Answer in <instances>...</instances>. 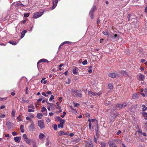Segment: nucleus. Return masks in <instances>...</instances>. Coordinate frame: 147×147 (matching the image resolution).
I'll list each match as a JSON object with an SVG mask.
<instances>
[{
    "label": "nucleus",
    "mask_w": 147,
    "mask_h": 147,
    "mask_svg": "<svg viewBox=\"0 0 147 147\" xmlns=\"http://www.w3.org/2000/svg\"><path fill=\"white\" fill-rule=\"evenodd\" d=\"M38 125L41 129L45 128V125L44 122V121L42 120H38Z\"/></svg>",
    "instance_id": "obj_1"
},
{
    "label": "nucleus",
    "mask_w": 147,
    "mask_h": 147,
    "mask_svg": "<svg viewBox=\"0 0 147 147\" xmlns=\"http://www.w3.org/2000/svg\"><path fill=\"white\" fill-rule=\"evenodd\" d=\"M127 18L129 21H131L132 19L134 20V21L136 22H138L136 19H135L136 16L132 14H129L127 16Z\"/></svg>",
    "instance_id": "obj_2"
},
{
    "label": "nucleus",
    "mask_w": 147,
    "mask_h": 147,
    "mask_svg": "<svg viewBox=\"0 0 147 147\" xmlns=\"http://www.w3.org/2000/svg\"><path fill=\"white\" fill-rule=\"evenodd\" d=\"M119 115V113L117 112L115 110H113L111 111L110 115L112 118L115 119Z\"/></svg>",
    "instance_id": "obj_3"
},
{
    "label": "nucleus",
    "mask_w": 147,
    "mask_h": 147,
    "mask_svg": "<svg viewBox=\"0 0 147 147\" xmlns=\"http://www.w3.org/2000/svg\"><path fill=\"white\" fill-rule=\"evenodd\" d=\"M28 129L30 131H33L35 129V125L33 121H32L31 124L28 126Z\"/></svg>",
    "instance_id": "obj_4"
},
{
    "label": "nucleus",
    "mask_w": 147,
    "mask_h": 147,
    "mask_svg": "<svg viewBox=\"0 0 147 147\" xmlns=\"http://www.w3.org/2000/svg\"><path fill=\"white\" fill-rule=\"evenodd\" d=\"M25 141L27 144L29 145H31L32 144L33 146L35 145V142L32 140L28 138L27 140H25Z\"/></svg>",
    "instance_id": "obj_5"
},
{
    "label": "nucleus",
    "mask_w": 147,
    "mask_h": 147,
    "mask_svg": "<svg viewBox=\"0 0 147 147\" xmlns=\"http://www.w3.org/2000/svg\"><path fill=\"white\" fill-rule=\"evenodd\" d=\"M43 12L39 13L36 12L34 13L33 15V18L35 19L37 18L40 16H41L43 14Z\"/></svg>",
    "instance_id": "obj_6"
},
{
    "label": "nucleus",
    "mask_w": 147,
    "mask_h": 147,
    "mask_svg": "<svg viewBox=\"0 0 147 147\" xmlns=\"http://www.w3.org/2000/svg\"><path fill=\"white\" fill-rule=\"evenodd\" d=\"M12 6H14L13 7L14 8H16V9H18L20 8V7H22L24 6V5H23L22 4L20 3H17L16 4H13Z\"/></svg>",
    "instance_id": "obj_7"
},
{
    "label": "nucleus",
    "mask_w": 147,
    "mask_h": 147,
    "mask_svg": "<svg viewBox=\"0 0 147 147\" xmlns=\"http://www.w3.org/2000/svg\"><path fill=\"white\" fill-rule=\"evenodd\" d=\"M145 77L144 75L140 74L138 77H137V78L139 81H143L145 78Z\"/></svg>",
    "instance_id": "obj_8"
},
{
    "label": "nucleus",
    "mask_w": 147,
    "mask_h": 147,
    "mask_svg": "<svg viewBox=\"0 0 147 147\" xmlns=\"http://www.w3.org/2000/svg\"><path fill=\"white\" fill-rule=\"evenodd\" d=\"M126 106L127 104L125 103H123L122 104H117V107L121 109L125 107Z\"/></svg>",
    "instance_id": "obj_9"
},
{
    "label": "nucleus",
    "mask_w": 147,
    "mask_h": 147,
    "mask_svg": "<svg viewBox=\"0 0 147 147\" xmlns=\"http://www.w3.org/2000/svg\"><path fill=\"white\" fill-rule=\"evenodd\" d=\"M109 76L112 78H115L118 76V74L114 73H110L108 74Z\"/></svg>",
    "instance_id": "obj_10"
},
{
    "label": "nucleus",
    "mask_w": 147,
    "mask_h": 147,
    "mask_svg": "<svg viewBox=\"0 0 147 147\" xmlns=\"http://www.w3.org/2000/svg\"><path fill=\"white\" fill-rule=\"evenodd\" d=\"M108 143L110 147H117L116 145L112 141H109Z\"/></svg>",
    "instance_id": "obj_11"
},
{
    "label": "nucleus",
    "mask_w": 147,
    "mask_h": 147,
    "mask_svg": "<svg viewBox=\"0 0 147 147\" xmlns=\"http://www.w3.org/2000/svg\"><path fill=\"white\" fill-rule=\"evenodd\" d=\"M78 69L76 67H73L72 69V72L73 74H76L78 73Z\"/></svg>",
    "instance_id": "obj_12"
},
{
    "label": "nucleus",
    "mask_w": 147,
    "mask_h": 147,
    "mask_svg": "<svg viewBox=\"0 0 147 147\" xmlns=\"http://www.w3.org/2000/svg\"><path fill=\"white\" fill-rule=\"evenodd\" d=\"M58 2V0H53V5L52 7V9H54L56 6Z\"/></svg>",
    "instance_id": "obj_13"
},
{
    "label": "nucleus",
    "mask_w": 147,
    "mask_h": 147,
    "mask_svg": "<svg viewBox=\"0 0 147 147\" xmlns=\"http://www.w3.org/2000/svg\"><path fill=\"white\" fill-rule=\"evenodd\" d=\"M65 122V120H62V121L60 122V123L58 125V127L59 128L61 127L62 128L63 127V124Z\"/></svg>",
    "instance_id": "obj_14"
},
{
    "label": "nucleus",
    "mask_w": 147,
    "mask_h": 147,
    "mask_svg": "<svg viewBox=\"0 0 147 147\" xmlns=\"http://www.w3.org/2000/svg\"><path fill=\"white\" fill-rule=\"evenodd\" d=\"M73 92H74L75 94L77 95L78 97H81L82 96V94L78 90H73Z\"/></svg>",
    "instance_id": "obj_15"
},
{
    "label": "nucleus",
    "mask_w": 147,
    "mask_h": 147,
    "mask_svg": "<svg viewBox=\"0 0 147 147\" xmlns=\"http://www.w3.org/2000/svg\"><path fill=\"white\" fill-rule=\"evenodd\" d=\"M6 125L8 129H10L12 127V124L9 121H7L6 122Z\"/></svg>",
    "instance_id": "obj_16"
},
{
    "label": "nucleus",
    "mask_w": 147,
    "mask_h": 147,
    "mask_svg": "<svg viewBox=\"0 0 147 147\" xmlns=\"http://www.w3.org/2000/svg\"><path fill=\"white\" fill-rule=\"evenodd\" d=\"M14 139L15 142L19 143L20 141L21 138L20 137L17 136L14 137Z\"/></svg>",
    "instance_id": "obj_17"
},
{
    "label": "nucleus",
    "mask_w": 147,
    "mask_h": 147,
    "mask_svg": "<svg viewBox=\"0 0 147 147\" xmlns=\"http://www.w3.org/2000/svg\"><path fill=\"white\" fill-rule=\"evenodd\" d=\"M86 146L87 147H93V145L92 143L88 142H86Z\"/></svg>",
    "instance_id": "obj_18"
},
{
    "label": "nucleus",
    "mask_w": 147,
    "mask_h": 147,
    "mask_svg": "<svg viewBox=\"0 0 147 147\" xmlns=\"http://www.w3.org/2000/svg\"><path fill=\"white\" fill-rule=\"evenodd\" d=\"M27 32L26 30H24L23 31L21 34V38H22L24 36L25 34Z\"/></svg>",
    "instance_id": "obj_19"
},
{
    "label": "nucleus",
    "mask_w": 147,
    "mask_h": 147,
    "mask_svg": "<svg viewBox=\"0 0 147 147\" xmlns=\"http://www.w3.org/2000/svg\"><path fill=\"white\" fill-rule=\"evenodd\" d=\"M16 111L15 110L13 109L12 110V112H11V117L13 119L15 117V115Z\"/></svg>",
    "instance_id": "obj_20"
},
{
    "label": "nucleus",
    "mask_w": 147,
    "mask_h": 147,
    "mask_svg": "<svg viewBox=\"0 0 147 147\" xmlns=\"http://www.w3.org/2000/svg\"><path fill=\"white\" fill-rule=\"evenodd\" d=\"M58 134L60 136H61L63 135H67V134L66 133L64 132L61 131L59 132Z\"/></svg>",
    "instance_id": "obj_21"
},
{
    "label": "nucleus",
    "mask_w": 147,
    "mask_h": 147,
    "mask_svg": "<svg viewBox=\"0 0 147 147\" xmlns=\"http://www.w3.org/2000/svg\"><path fill=\"white\" fill-rule=\"evenodd\" d=\"M88 94L90 96H95L96 95V94H95V93H94V92H92V91H88Z\"/></svg>",
    "instance_id": "obj_22"
},
{
    "label": "nucleus",
    "mask_w": 147,
    "mask_h": 147,
    "mask_svg": "<svg viewBox=\"0 0 147 147\" xmlns=\"http://www.w3.org/2000/svg\"><path fill=\"white\" fill-rule=\"evenodd\" d=\"M93 13H94V10H91L89 12L90 15L92 19L93 18Z\"/></svg>",
    "instance_id": "obj_23"
},
{
    "label": "nucleus",
    "mask_w": 147,
    "mask_h": 147,
    "mask_svg": "<svg viewBox=\"0 0 147 147\" xmlns=\"http://www.w3.org/2000/svg\"><path fill=\"white\" fill-rule=\"evenodd\" d=\"M132 97L133 99H136L138 98V94L135 93L133 94Z\"/></svg>",
    "instance_id": "obj_24"
},
{
    "label": "nucleus",
    "mask_w": 147,
    "mask_h": 147,
    "mask_svg": "<svg viewBox=\"0 0 147 147\" xmlns=\"http://www.w3.org/2000/svg\"><path fill=\"white\" fill-rule=\"evenodd\" d=\"M44 137H45V136L42 133H40L39 134V138L40 139V140L42 139Z\"/></svg>",
    "instance_id": "obj_25"
},
{
    "label": "nucleus",
    "mask_w": 147,
    "mask_h": 147,
    "mask_svg": "<svg viewBox=\"0 0 147 147\" xmlns=\"http://www.w3.org/2000/svg\"><path fill=\"white\" fill-rule=\"evenodd\" d=\"M42 116H43V115L41 113H38L36 115L37 117L38 118L40 119L42 118Z\"/></svg>",
    "instance_id": "obj_26"
},
{
    "label": "nucleus",
    "mask_w": 147,
    "mask_h": 147,
    "mask_svg": "<svg viewBox=\"0 0 147 147\" xmlns=\"http://www.w3.org/2000/svg\"><path fill=\"white\" fill-rule=\"evenodd\" d=\"M47 61H48L47 60L45 59H40V60L38 62L37 65L39 63H40V62H47Z\"/></svg>",
    "instance_id": "obj_27"
},
{
    "label": "nucleus",
    "mask_w": 147,
    "mask_h": 147,
    "mask_svg": "<svg viewBox=\"0 0 147 147\" xmlns=\"http://www.w3.org/2000/svg\"><path fill=\"white\" fill-rule=\"evenodd\" d=\"M142 115L146 120L147 119V113L145 112H144L142 114Z\"/></svg>",
    "instance_id": "obj_28"
},
{
    "label": "nucleus",
    "mask_w": 147,
    "mask_h": 147,
    "mask_svg": "<svg viewBox=\"0 0 147 147\" xmlns=\"http://www.w3.org/2000/svg\"><path fill=\"white\" fill-rule=\"evenodd\" d=\"M55 119H57V120L59 121L60 122L62 121V120H65L64 119H62L59 116H57L55 117Z\"/></svg>",
    "instance_id": "obj_29"
},
{
    "label": "nucleus",
    "mask_w": 147,
    "mask_h": 147,
    "mask_svg": "<svg viewBox=\"0 0 147 147\" xmlns=\"http://www.w3.org/2000/svg\"><path fill=\"white\" fill-rule=\"evenodd\" d=\"M24 126L23 125H21L20 126V128L21 130V132L22 133H24Z\"/></svg>",
    "instance_id": "obj_30"
},
{
    "label": "nucleus",
    "mask_w": 147,
    "mask_h": 147,
    "mask_svg": "<svg viewBox=\"0 0 147 147\" xmlns=\"http://www.w3.org/2000/svg\"><path fill=\"white\" fill-rule=\"evenodd\" d=\"M49 106L51 107V109L53 110L55 109V105L52 103L49 104Z\"/></svg>",
    "instance_id": "obj_31"
},
{
    "label": "nucleus",
    "mask_w": 147,
    "mask_h": 147,
    "mask_svg": "<svg viewBox=\"0 0 147 147\" xmlns=\"http://www.w3.org/2000/svg\"><path fill=\"white\" fill-rule=\"evenodd\" d=\"M142 107H143L142 108V110L143 111H145L146 109H147V108L146 107L145 105H142Z\"/></svg>",
    "instance_id": "obj_32"
},
{
    "label": "nucleus",
    "mask_w": 147,
    "mask_h": 147,
    "mask_svg": "<svg viewBox=\"0 0 147 147\" xmlns=\"http://www.w3.org/2000/svg\"><path fill=\"white\" fill-rule=\"evenodd\" d=\"M9 43L13 45H16L17 44V43L16 42L10 41L9 42Z\"/></svg>",
    "instance_id": "obj_33"
},
{
    "label": "nucleus",
    "mask_w": 147,
    "mask_h": 147,
    "mask_svg": "<svg viewBox=\"0 0 147 147\" xmlns=\"http://www.w3.org/2000/svg\"><path fill=\"white\" fill-rule=\"evenodd\" d=\"M109 88L110 89H112L113 88V86L112 84L109 83L108 86Z\"/></svg>",
    "instance_id": "obj_34"
},
{
    "label": "nucleus",
    "mask_w": 147,
    "mask_h": 147,
    "mask_svg": "<svg viewBox=\"0 0 147 147\" xmlns=\"http://www.w3.org/2000/svg\"><path fill=\"white\" fill-rule=\"evenodd\" d=\"M28 109H34V106L32 105H30L28 106Z\"/></svg>",
    "instance_id": "obj_35"
},
{
    "label": "nucleus",
    "mask_w": 147,
    "mask_h": 147,
    "mask_svg": "<svg viewBox=\"0 0 147 147\" xmlns=\"http://www.w3.org/2000/svg\"><path fill=\"white\" fill-rule=\"evenodd\" d=\"M121 74L124 76H127V75L126 72L125 71H122L121 72Z\"/></svg>",
    "instance_id": "obj_36"
},
{
    "label": "nucleus",
    "mask_w": 147,
    "mask_h": 147,
    "mask_svg": "<svg viewBox=\"0 0 147 147\" xmlns=\"http://www.w3.org/2000/svg\"><path fill=\"white\" fill-rule=\"evenodd\" d=\"M5 115L4 114H1V115H0V120H1V118H4L5 117Z\"/></svg>",
    "instance_id": "obj_37"
},
{
    "label": "nucleus",
    "mask_w": 147,
    "mask_h": 147,
    "mask_svg": "<svg viewBox=\"0 0 147 147\" xmlns=\"http://www.w3.org/2000/svg\"><path fill=\"white\" fill-rule=\"evenodd\" d=\"M54 97L53 95H51V97L49 98V101H51L53 100L54 99Z\"/></svg>",
    "instance_id": "obj_38"
},
{
    "label": "nucleus",
    "mask_w": 147,
    "mask_h": 147,
    "mask_svg": "<svg viewBox=\"0 0 147 147\" xmlns=\"http://www.w3.org/2000/svg\"><path fill=\"white\" fill-rule=\"evenodd\" d=\"M34 109H28V111L29 112H33L34 111Z\"/></svg>",
    "instance_id": "obj_39"
},
{
    "label": "nucleus",
    "mask_w": 147,
    "mask_h": 147,
    "mask_svg": "<svg viewBox=\"0 0 147 147\" xmlns=\"http://www.w3.org/2000/svg\"><path fill=\"white\" fill-rule=\"evenodd\" d=\"M88 62L86 60H85L82 62V63L83 65H85Z\"/></svg>",
    "instance_id": "obj_40"
},
{
    "label": "nucleus",
    "mask_w": 147,
    "mask_h": 147,
    "mask_svg": "<svg viewBox=\"0 0 147 147\" xmlns=\"http://www.w3.org/2000/svg\"><path fill=\"white\" fill-rule=\"evenodd\" d=\"M23 137L25 140H27V139L28 138H27L26 135L25 134H24L23 135Z\"/></svg>",
    "instance_id": "obj_41"
},
{
    "label": "nucleus",
    "mask_w": 147,
    "mask_h": 147,
    "mask_svg": "<svg viewBox=\"0 0 147 147\" xmlns=\"http://www.w3.org/2000/svg\"><path fill=\"white\" fill-rule=\"evenodd\" d=\"M47 111V109L46 108L44 107H43L41 109V112H44L45 111Z\"/></svg>",
    "instance_id": "obj_42"
},
{
    "label": "nucleus",
    "mask_w": 147,
    "mask_h": 147,
    "mask_svg": "<svg viewBox=\"0 0 147 147\" xmlns=\"http://www.w3.org/2000/svg\"><path fill=\"white\" fill-rule=\"evenodd\" d=\"M101 147H105L106 146L105 143L103 142H101Z\"/></svg>",
    "instance_id": "obj_43"
},
{
    "label": "nucleus",
    "mask_w": 147,
    "mask_h": 147,
    "mask_svg": "<svg viewBox=\"0 0 147 147\" xmlns=\"http://www.w3.org/2000/svg\"><path fill=\"white\" fill-rule=\"evenodd\" d=\"M66 113L64 111L63 113V115H61V117H62L63 118H64L65 116L66 115Z\"/></svg>",
    "instance_id": "obj_44"
},
{
    "label": "nucleus",
    "mask_w": 147,
    "mask_h": 147,
    "mask_svg": "<svg viewBox=\"0 0 147 147\" xmlns=\"http://www.w3.org/2000/svg\"><path fill=\"white\" fill-rule=\"evenodd\" d=\"M29 16L28 13H25L24 14V16L25 18H27Z\"/></svg>",
    "instance_id": "obj_45"
},
{
    "label": "nucleus",
    "mask_w": 147,
    "mask_h": 147,
    "mask_svg": "<svg viewBox=\"0 0 147 147\" xmlns=\"http://www.w3.org/2000/svg\"><path fill=\"white\" fill-rule=\"evenodd\" d=\"M26 119L27 120H30V121H32L31 119V118L30 117H29V116H28V117H26Z\"/></svg>",
    "instance_id": "obj_46"
},
{
    "label": "nucleus",
    "mask_w": 147,
    "mask_h": 147,
    "mask_svg": "<svg viewBox=\"0 0 147 147\" xmlns=\"http://www.w3.org/2000/svg\"><path fill=\"white\" fill-rule=\"evenodd\" d=\"M21 117V115H20L17 117V119L19 120L20 121H22V120L21 119H20Z\"/></svg>",
    "instance_id": "obj_47"
},
{
    "label": "nucleus",
    "mask_w": 147,
    "mask_h": 147,
    "mask_svg": "<svg viewBox=\"0 0 147 147\" xmlns=\"http://www.w3.org/2000/svg\"><path fill=\"white\" fill-rule=\"evenodd\" d=\"M7 97L3 98H0V100L3 101L4 100H6V99H7Z\"/></svg>",
    "instance_id": "obj_48"
},
{
    "label": "nucleus",
    "mask_w": 147,
    "mask_h": 147,
    "mask_svg": "<svg viewBox=\"0 0 147 147\" xmlns=\"http://www.w3.org/2000/svg\"><path fill=\"white\" fill-rule=\"evenodd\" d=\"M74 106L75 107H78L80 105L79 104L77 103H74Z\"/></svg>",
    "instance_id": "obj_49"
},
{
    "label": "nucleus",
    "mask_w": 147,
    "mask_h": 147,
    "mask_svg": "<svg viewBox=\"0 0 147 147\" xmlns=\"http://www.w3.org/2000/svg\"><path fill=\"white\" fill-rule=\"evenodd\" d=\"M103 34H104L105 35H109V33L108 32H103Z\"/></svg>",
    "instance_id": "obj_50"
},
{
    "label": "nucleus",
    "mask_w": 147,
    "mask_h": 147,
    "mask_svg": "<svg viewBox=\"0 0 147 147\" xmlns=\"http://www.w3.org/2000/svg\"><path fill=\"white\" fill-rule=\"evenodd\" d=\"M63 44H71V42L69 41H65L63 42Z\"/></svg>",
    "instance_id": "obj_51"
},
{
    "label": "nucleus",
    "mask_w": 147,
    "mask_h": 147,
    "mask_svg": "<svg viewBox=\"0 0 147 147\" xmlns=\"http://www.w3.org/2000/svg\"><path fill=\"white\" fill-rule=\"evenodd\" d=\"M12 134L13 136H15L17 135V133L15 131L13 132L12 133Z\"/></svg>",
    "instance_id": "obj_52"
},
{
    "label": "nucleus",
    "mask_w": 147,
    "mask_h": 147,
    "mask_svg": "<svg viewBox=\"0 0 147 147\" xmlns=\"http://www.w3.org/2000/svg\"><path fill=\"white\" fill-rule=\"evenodd\" d=\"M53 128L55 130H57V125H56V124L54 125V127H53Z\"/></svg>",
    "instance_id": "obj_53"
},
{
    "label": "nucleus",
    "mask_w": 147,
    "mask_h": 147,
    "mask_svg": "<svg viewBox=\"0 0 147 147\" xmlns=\"http://www.w3.org/2000/svg\"><path fill=\"white\" fill-rule=\"evenodd\" d=\"M42 94L45 96V97H47L48 96V95H47L44 92H43L42 93Z\"/></svg>",
    "instance_id": "obj_54"
},
{
    "label": "nucleus",
    "mask_w": 147,
    "mask_h": 147,
    "mask_svg": "<svg viewBox=\"0 0 147 147\" xmlns=\"http://www.w3.org/2000/svg\"><path fill=\"white\" fill-rule=\"evenodd\" d=\"M5 105H2L1 106V107H0V110L5 108Z\"/></svg>",
    "instance_id": "obj_55"
},
{
    "label": "nucleus",
    "mask_w": 147,
    "mask_h": 147,
    "mask_svg": "<svg viewBox=\"0 0 147 147\" xmlns=\"http://www.w3.org/2000/svg\"><path fill=\"white\" fill-rule=\"evenodd\" d=\"M91 126H92L91 123H89L88 126L89 128L90 129H91Z\"/></svg>",
    "instance_id": "obj_56"
},
{
    "label": "nucleus",
    "mask_w": 147,
    "mask_h": 147,
    "mask_svg": "<svg viewBox=\"0 0 147 147\" xmlns=\"http://www.w3.org/2000/svg\"><path fill=\"white\" fill-rule=\"evenodd\" d=\"M144 127L146 130H147V123H145L144 125Z\"/></svg>",
    "instance_id": "obj_57"
},
{
    "label": "nucleus",
    "mask_w": 147,
    "mask_h": 147,
    "mask_svg": "<svg viewBox=\"0 0 147 147\" xmlns=\"http://www.w3.org/2000/svg\"><path fill=\"white\" fill-rule=\"evenodd\" d=\"M121 131L120 130H119L116 133V134L117 135H118L121 134Z\"/></svg>",
    "instance_id": "obj_58"
},
{
    "label": "nucleus",
    "mask_w": 147,
    "mask_h": 147,
    "mask_svg": "<svg viewBox=\"0 0 147 147\" xmlns=\"http://www.w3.org/2000/svg\"><path fill=\"white\" fill-rule=\"evenodd\" d=\"M46 93L47 94H52V92L51 91H47Z\"/></svg>",
    "instance_id": "obj_59"
},
{
    "label": "nucleus",
    "mask_w": 147,
    "mask_h": 147,
    "mask_svg": "<svg viewBox=\"0 0 147 147\" xmlns=\"http://www.w3.org/2000/svg\"><path fill=\"white\" fill-rule=\"evenodd\" d=\"M46 121L47 123H49L50 121V119L49 118H48L46 119Z\"/></svg>",
    "instance_id": "obj_60"
},
{
    "label": "nucleus",
    "mask_w": 147,
    "mask_h": 147,
    "mask_svg": "<svg viewBox=\"0 0 147 147\" xmlns=\"http://www.w3.org/2000/svg\"><path fill=\"white\" fill-rule=\"evenodd\" d=\"M64 45L63 44V43H62L59 46V49H60V48H61V46H63V45Z\"/></svg>",
    "instance_id": "obj_61"
},
{
    "label": "nucleus",
    "mask_w": 147,
    "mask_h": 147,
    "mask_svg": "<svg viewBox=\"0 0 147 147\" xmlns=\"http://www.w3.org/2000/svg\"><path fill=\"white\" fill-rule=\"evenodd\" d=\"M142 135H143V136H146V134L145 133H144V132L142 133Z\"/></svg>",
    "instance_id": "obj_62"
},
{
    "label": "nucleus",
    "mask_w": 147,
    "mask_h": 147,
    "mask_svg": "<svg viewBox=\"0 0 147 147\" xmlns=\"http://www.w3.org/2000/svg\"><path fill=\"white\" fill-rule=\"evenodd\" d=\"M100 20L98 19L97 20V24L98 25L99 23H100Z\"/></svg>",
    "instance_id": "obj_63"
},
{
    "label": "nucleus",
    "mask_w": 147,
    "mask_h": 147,
    "mask_svg": "<svg viewBox=\"0 0 147 147\" xmlns=\"http://www.w3.org/2000/svg\"><path fill=\"white\" fill-rule=\"evenodd\" d=\"M140 94L142 95L143 96H145V94H144L143 93H140Z\"/></svg>",
    "instance_id": "obj_64"
}]
</instances>
